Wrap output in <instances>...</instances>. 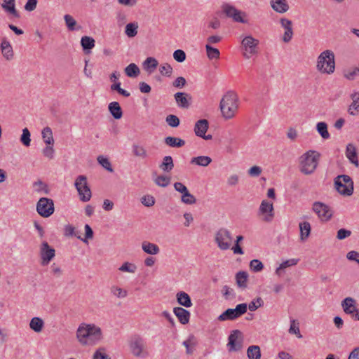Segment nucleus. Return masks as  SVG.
I'll list each match as a JSON object with an SVG mask.
<instances>
[{
	"mask_svg": "<svg viewBox=\"0 0 359 359\" xmlns=\"http://www.w3.org/2000/svg\"><path fill=\"white\" fill-rule=\"evenodd\" d=\"M101 329L94 324H81L76 330V338L82 345H90L101 339Z\"/></svg>",
	"mask_w": 359,
	"mask_h": 359,
	"instance_id": "obj_1",
	"label": "nucleus"
},
{
	"mask_svg": "<svg viewBox=\"0 0 359 359\" xmlns=\"http://www.w3.org/2000/svg\"><path fill=\"white\" fill-rule=\"evenodd\" d=\"M238 96L233 91H228L223 95L219 103V109L225 119H231L235 116L238 108Z\"/></svg>",
	"mask_w": 359,
	"mask_h": 359,
	"instance_id": "obj_2",
	"label": "nucleus"
},
{
	"mask_svg": "<svg viewBox=\"0 0 359 359\" xmlns=\"http://www.w3.org/2000/svg\"><path fill=\"white\" fill-rule=\"evenodd\" d=\"M316 69L322 74H331L335 70V56L331 50L323 51L317 59Z\"/></svg>",
	"mask_w": 359,
	"mask_h": 359,
	"instance_id": "obj_3",
	"label": "nucleus"
},
{
	"mask_svg": "<svg viewBox=\"0 0 359 359\" xmlns=\"http://www.w3.org/2000/svg\"><path fill=\"white\" fill-rule=\"evenodd\" d=\"M319 157L320 154L312 150L304 154L299 158L300 171L306 175L312 174L318 166Z\"/></svg>",
	"mask_w": 359,
	"mask_h": 359,
	"instance_id": "obj_4",
	"label": "nucleus"
},
{
	"mask_svg": "<svg viewBox=\"0 0 359 359\" xmlns=\"http://www.w3.org/2000/svg\"><path fill=\"white\" fill-rule=\"evenodd\" d=\"M334 186L337 192L344 196H351L353 194V181L347 175L336 177L334 180Z\"/></svg>",
	"mask_w": 359,
	"mask_h": 359,
	"instance_id": "obj_5",
	"label": "nucleus"
},
{
	"mask_svg": "<svg viewBox=\"0 0 359 359\" xmlns=\"http://www.w3.org/2000/svg\"><path fill=\"white\" fill-rule=\"evenodd\" d=\"M74 186L79 193V198L83 202H88L92 197L90 187L85 175H79L75 180Z\"/></svg>",
	"mask_w": 359,
	"mask_h": 359,
	"instance_id": "obj_6",
	"label": "nucleus"
},
{
	"mask_svg": "<svg viewBox=\"0 0 359 359\" xmlns=\"http://www.w3.org/2000/svg\"><path fill=\"white\" fill-rule=\"evenodd\" d=\"M232 240L230 231L225 228H220L215 233V241L222 250H229L231 246Z\"/></svg>",
	"mask_w": 359,
	"mask_h": 359,
	"instance_id": "obj_7",
	"label": "nucleus"
},
{
	"mask_svg": "<svg viewBox=\"0 0 359 359\" xmlns=\"http://www.w3.org/2000/svg\"><path fill=\"white\" fill-rule=\"evenodd\" d=\"M243 336L238 330H232L228 337L226 346L229 353L239 352L243 348Z\"/></svg>",
	"mask_w": 359,
	"mask_h": 359,
	"instance_id": "obj_8",
	"label": "nucleus"
},
{
	"mask_svg": "<svg viewBox=\"0 0 359 359\" xmlns=\"http://www.w3.org/2000/svg\"><path fill=\"white\" fill-rule=\"evenodd\" d=\"M248 305L245 303L238 304L235 309H228L219 316L220 321L233 320L247 312Z\"/></svg>",
	"mask_w": 359,
	"mask_h": 359,
	"instance_id": "obj_9",
	"label": "nucleus"
},
{
	"mask_svg": "<svg viewBox=\"0 0 359 359\" xmlns=\"http://www.w3.org/2000/svg\"><path fill=\"white\" fill-rule=\"evenodd\" d=\"M242 47L244 49L243 53L246 59H250L253 55L257 54L259 40L251 35L245 36L241 41Z\"/></svg>",
	"mask_w": 359,
	"mask_h": 359,
	"instance_id": "obj_10",
	"label": "nucleus"
},
{
	"mask_svg": "<svg viewBox=\"0 0 359 359\" xmlns=\"http://www.w3.org/2000/svg\"><path fill=\"white\" fill-rule=\"evenodd\" d=\"M55 210L54 203L51 198H41L36 203V211L43 217H48Z\"/></svg>",
	"mask_w": 359,
	"mask_h": 359,
	"instance_id": "obj_11",
	"label": "nucleus"
},
{
	"mask_svg": "<svg viewBox=\"0 0 359 359\" xmlns=\"http://www.w3.org/2000/svg\"><path fill=\"white\" fill-rule=\"evenodd\" d=\"M222 8L225 15L229 18H231L234 22L241 23L247 22V20L244 18V17L246 16L245 12L237 9L236 7L229 4H223Z\"/></svg>",
	"mask_w": 359,
	"mask_h": 359,
	"instance_id": "obj_12",
	"label": "nucleus"
},
{
	"mask_svg": "<svg viewBox=\"0 0 359 359\" xmlns=\"http://www.w3.org/2000/svg\"><path fill=\"white\" fill-rule=\"evenodd\" d=\"M312 210L322 222H327L332 217V211L324 203L316 201L313 203Z\"/></svg>",
	"mask_w": 359,
	"mask_h": 359,
	"instance_id": "obj_13",
	"label": "nucleus"
},
{
	"mask_svg": "<svg viewBox=\"0 0 359 359\" xmlns=\"http://www.w3.org/2000/svg\"><path fill=\"white\" fill-rule=\"evenodd\" d=\"M175 191L182 194L181 201L187 205H193L196 203V198L190 194L187 187L182 182H175L174 184Z\"/></svg>",
	"mask_w": 359,
	"mask_h": 359,
	"instance_id": "obj_14",
	"label": "nucleus"
},
{
	"mask_svg": "<svg viewBox=\"0 0 359 359\" xmlns=\"http://www.w3.org/2000/svg\"><path fill=\"white\" fill-rule=\"evenodd\" d=\"M55 255V250L50 247L46 241L42 243L40 248L41 264L43 266L48 265Z\"/></svg>",
	"mask_w": 359,
	"mask_h": 359,
	"instance_id": "obj_15",
	"label": "nucleus"
},
{
	"mask_svg": "<svg viewBox=\"0 0 359 359\" xmlns=\"http://www.w3.org/2000/svg\"><path fill=\"white\" fill-rule=\"evenodd\" d=\"M129 346L132 353L136 357L141 356L145 348L144 341L139 335H135L130 339Z\"/></svg>",
	"mask_w": 359,
	"mask_h": 359,
	"instance_id": "obj_16",
	"label": "nucleus"
},
{
	"mask_svg": "<svg viewBox=\"0 0 359 359\" xmlns=\"http://www.w3.org/2000/svg\"><path fill=\"white\" fill-rule=\"evenodd\" d=\"M280 22L281 26L285 29L282 39L285 43H288L293 36L292 22L287 18H281Z\"/></svg>",
	"mask_w": 359,
	"mask_h": 359,
	"instance_id": "obj_17",
	"label": "nucleus"
},
{
	"mask_svg": "<svg viewBox=\"0 0 359 359\" xmlns=\"http://www.w3.org/2000/svg\"><path fill=\"white\" fill-rule=\"evenodd\" d=\"M175 100L177 106L182 109H188L190 106L191 97L184 92H177L174 95Z\"/></svg>",
	"mask_w": 359,
	"mask_h": 359,
	"instance_id": "obj_18",
	"label": "nucleus"
},
{
	"mask_svg": "<svg viewBox=\"0 0 359 359\" xmlns=\"http://www.w3.org/2000/svg\"><path fill=\"white\" fill-rule=\"evenodd\" d=\"M259 212L261 214L265 215V221H271L274 216L273 203L266 200L262 201L259 207Z\"/></svg>",
	"mask_w": 359,
	"mask_h": 359,
	"instance_id": "obj_19",
	"label": "nucleus"
},
{
	"mask_svg": "<svg viewBox=\"0 0 359 359\" xmlns=\"http://www.w3.org/2000/svg\"><path fill=\"white\" fill-rule=\"evenodd\" d=\"M0 47L4 57L6 60H11L14 57V53L10 42L6 39H3Z\"/></svg>",
	"mask_w": 359,
	"mask_h": 359,
	"instance_id": "obj_20",
	"label": "nucleus"
},
{
	"mask_svg": "<svg viewBox=\"0 0 359 359\" xmlns=\"http://www.w3.org/2000/svg\"><path fill=\"white\" fill-rule=\"evenodd\" d=\"M346 156L350 162L354 164L356 167L359 165L357 150L354 144L351 143L347 144L346 148Z\"/></svg>",
	"mask_w": 359,
	"mask_h": 359,
	"instance_id": "obj_21",
	"label": "nucleus"
},
{
	"mask_svg": "<svg viewBox=\"0 0 359 359\" xmlns=\"http://www.w3.org/2000/svg\"><path fill=\"white\" fill-rule=\"evenodd\" d=\"M270 4L271 8L278 13H285L290 8L286 0H271Z\"/></svg>",
	"mask_w": 359,
	"mask_h": 359,
	"instance_id": "obj_22",
	"label": "nucleus"
},
{
	"mask_svg": "<svg viewBox=\"0 0 359 359\" xmlns=\"http://www.w3.org/2000/svg\"><path fill=\"white\" fill-rule=\"evenodd\" d=\"M173 312L177 317L180 323L185 325L189 323L190 318V313L189 311L182 307H175L173 309Z\"/></svg>",
	"mask_w": 359,
	"mask_h": 359,
	"instance_id": "obj_23",
	"label": "nucleus"
},
{
	"mask_svg": "<svg viewBox=\"0 0 359 359\" xmlns=\"http://www.w3.org/2000/svg\"><path fill=\"white\" fill-rule=\"evenodd\" d=\"M209 127V123L206 119L198 120L194 126V132L196 136L205 135Z\"/></svg>",
	"mask_w": 359,
	"mask_h": 359,
	"instance_id": "obj_24",
	"label": "nucleus"
},
{
	"mask_svg": "<svg viewBox=\"0 0 359 359\" xmlns=\"http://www.w3.org/2000/svg\"><path fill=\"white\" fill-rule=\"evenodd\" d=\"M1 7L6 12L14 17H20L19 13L15 8V0H3Z\"/></svg>",
	"mask_w": 359,
	"mask_h": 359,
	"instance_id": "obj_25",
	"label": "nucleus"
},
{
	"mask_svg": "<svg viewBox=\"0 0 359 359\" xmlns=\"http://www.w3.org/2000/svg\"><path fill=\"white\" fill-rule=\"evenodd\" d=\"M108 109L114 119H121L123 116L122 109L118 102H112L109 104Z\"/></svg>",
	"mask_w": 359,
	"mask_h": 359,
	"instance_id": "obj_26",
	"label": "nucleus"
},
{
	"mask_svg": "<svg viewBox=\"0 0 359 359\" xmlns=\"http://www.w3.org/2000/svg\"><path fill=\"white\" fill-rule=\"evenodd\" d=\"M300 235L299 238L302 241H305L308 239L311 234V227L308 222H303L299 224Z\"/></svg>",
	"mask_w": 359,
	"mask_h": 359,
	"instance_id": "obj_27",
	"label": "nucleus"
},
{
	"mask_svg": "<svg viewBox=\"0 0 359 359\" xmlns=\"http://www.w3.org/2000/svg\"><path fill=\"white\" fill-rule=\"evenodd\" d=\"M177 301L179 304L184 307L189 308L192 306V302L189 295L185 292H179L177 293Z\"/></svg>",
	"mask_w": 359,
	"mask_h": 359,
	"instance_id": "obj_28",
	"label": "nucleus"
},
{
	"mask_svg": "<svg viewBox=\"0 0 359 359\" xmlns=\"http://www.w3.org/2000/svg\"><path fill=\"white\" fill-rule=\"evenodd\" d=\"M43 327L44 321L39 317H34L29 322L30 329L36 333L41 332Z\"/></svg>",
	"mask_w": 359,
	"mask_h": 359,
	"instance_id": "obj_29",
	"label": "nucleus"
},
{
	"mask_svg": "<svg viewBox=\"0 0 359 359\" xmlns=\"http://www.w3.org/2000/svg\"><path fill=\"white\" fill-rule=\"evenodd\" d=\"M354 303L355 300L352 297H346L342 301L341 306L346 313L351 314L356 311Z\"/></svg>",
	"mask_w": 359,
	"mask_h": 359,
	"instance_id": "obj_30",
	"label": "nucleus"
},
{
	"mask_svg": "<svg viewBox=\"0 0 359 359\" xmlns=\"http://www.w3.org/2000/svg\"><path fill=\"white\" fill-rule=\"evenodd\" d=\"M132 153L134 156L140 158H146L148 156L146 148L139 144H133L132 146Z\"/></svg>",
	"mask_w": 359,
	"mask_h": 359,
	"instance_id": "obj_31",
	"label": "nucleus"
},
{
	"mask_svg": "<svg viewBox=\"0 0 359 359\" xmlns=\"http://www.w3.org/2000/svg\"><path fill=\"white\" fill-rule=\"evenodd\" d=\"M165 144L170 147L180 148L185 144V141L180 137L168 136L164 139Z\"/></svg>",
	"mask_w": 359,
	"mask_h": 359,
	"instance_id": "obj_32",
	"label": "nucleus"
},
{
	"mask_svg": "<svg viewBox=\"0 0 359 359\" xmlns=\"http://www.w3.org/2000/svg\"><path fill=\"white\" fill-rule=\"evenodd\" d=\"M174 168V162L172 156H165L163 158V161L159 165V168L165 172H170Z\"/></svg>",
	"mask_w": 359,
	"mask_h": 359,
	"instance_id": "obj_33",
	"label": "nucleus"
},
{
	"mask_svg": "<svg viewBox=\"0 0 359 359\" xmlns=\"http://www.w3.org/2000/svg\"><path fill=\"white\" fill-rule=\"evenodd\" d=\"M142 248L144 252L151 255H157L160 251L157 245L147 241L142 243Z\"/></svg>",
	"mask_w": 359,
	"mask_h": 359,
	"instance_id": "obj_34",
	"label": "nucleus"
},
{
	"mask_svg": "<svg viewBox=\"0 0 359 359\" xmlns=\"http://www.w3.org/2000/svg\"><path fill=\"white\" fill-rule=\"evenodd\" d=\"M248 278V274L246 271H241L236 275V280L237 285L242 289L247 287V282Z\"/></svg>",
	"mask_w": 359,
	"mask_h": 359,
	"instance_id": "obj_35",
	"label": "nucleus"
},
{
	"mask_svg": "<svg viewBox=\"0 0 359 359\" xmlns=\"http://www.w3.org/2000/svg\"><path fill=\"white\" fill-rule=\"evenodd\" d=\"M212 162V158L207 156H199L191 159L190 163L202 167L208 166Z\"/></svg>",
	"mask_w": 359,
	"mask_h": 359,
	"instance_id": "obj_36",
	"label": "nucleus"
},
{
	"mask_svg": "<svg viewBox=\"0 0 359 359\" xmlns=\"http://www.w3.org/2000/svg\"><path fill=\"white\" fill-rule=\"evenodd\" d=\"M95 43V41L90 36H84L81 39V45L86 53H89V50L94 48Z\"/></svg>",
	"mask_w": 359,
	"mask_h": 359,
	"instance_id": "obj_37",
	"label": "nucleus"
},
{
	"mask_svg": "<svg viewBox=\"0 0 359 359\" xmlns=\"http://www.w3.org/2000/svg\"><path fill=\"white\" fill-rule=\"evenodd\" d=\"M248 359H261V350L259 346L252 345L247 349Z\"/></svg>",
	"mask_w": 359,
	"mask_h": 359,
	"instance_id": "obj_38",
	"label": "nucleus"
},
{
	"mask_svg": "<svg viewBox=\"0 0 359 359\" xmlns=\"http://www.w3.org/2000/svg\"><path fill=\"white\" fill-rule=\"evenodd\" d=\"M143 65L144 69L149 73H151L158 67V62L156 58L149 57L145 60Z\"/></svg>",
	"mask_w": 359,
	"mask_h": 359,
	"instance_id": "obj_39",
	"label": "nucleus"
},
{
	"mask_svg": "<svg viewBox=\"0 0 359 359\" xmlns=\"http://www.w3.org/2000/svg\"><path fill=\"white\" fill-rule=\"evenodd\" d=\"M42 137L44 142L48 145H53L54 143V139L53 136L52 130L49 127H46L42 130Z\"/></svg>",
	"mask_w": 359,
	"mask_h": 359,
	"instance_id": "obj_40",
	"label": "nucleus"
},
{
	"mask_svg": "<svg viewBox=\"0 0 359 359\" xmlns=\"http://www.w3.org/2000/svg\"><path fill=\"white\" fill-rule=\"evenodd\" d=\"M351 97L353 100L351 104L349 107L348 112L351 115H355V113L353 111V110L355 111H359V93H353L351 95Z\"/></svg>",
	"mask_w": 359,
	"mask_h": 359,
	"instance_id": "obj_41",
	"label": "nucleus"
},
{
	"mask_svg": "<svg viewBox=\"0 0 359 359\" xmlns=\"http://www.w3.org/2000/svg\"><path fill=\"white\" fill-rule=\"evenodd\" d=\"M205 50L209 60H217L219 58L220 52L217 48L212 47L210 44H206Z\"/></svg>",
	"mask_w": 359,
	"mask_h": 359,
	"instance_id": "obj_42",
	"label": "nucleus"
},
{
	"mask_svg": "<svg viewBox=\"0 0 359 359\" xmlns=\"http://www.w3.org/2000/svg\"><path fill=\"white\" fill-rule=\"evenodd\" d=\"M125 73L128 77L134 78L139 75L140 69L135 63H131L125 68Z\"/></svg>",
	"mask_w": 359,
	"mask_h": 359,
	"instance_id": "obj_43",
	"label": "nucleus"
},
{
	"mask_svg": "<svg viewBox=\"0 0 359 359\" xmlns=\"http://www.w3.org/2000/svg\"><path fill=\"white\" fill-rule=\"evenodd\" d=\"M64 20L69 30L74 31L75 29L79 30L81 29V26H78L77 27H75L77 22L72 15L68 14L65 15L64 16Z\"/></svg>",
	"mask_w": 359,
	"mask_h": 359,
	"instance_id": "obj_44",
	"label": "nucleus"
},
{
	"mask_svg": "<svg viewBox=\"0 0 359 359\" xmlns=\"http://www.w3.org/2000/svg\"><path fill=\"white\" fill-rule=\"evenodd\" d=\"M138 25L137 22L128 23L126 26L125 33L128 37H134L137 34Z\"/></svg>",
	"mask_w": 359,
	"mask_h": 359,
	"instance_id": "obj_45",
	"label": "nucleus"
},
{
	"mask_svg": "<svg viewBox=\"0 0 359 359\" xmlns=\"http://www.w3.org/2000/svg\"><path fill=\"white\" fill-rule=\"evenodd\" d=\"M316 129L318 133L321 135L323 139H328L330 137V133L327 130V125L325 122H319L317 123Z\"/></svg>",
	"mask_w": 359,
	"mask_h": 359,
	"instance_id": "obj_46",
	"label": "nucleus"
},
{
	"mask_svg": "<svg viewBox=\"0 0 359 359\" xmlns=\"http://www.w3.org/2000/svg\"><path fill=\"white\" fill-rule=\"evenodd\" d=\"M299 323L296 320H292L290 327L289 329V333L292 334H295L297 338L301 339L302 338V335L300 333L299 330Z\"/></svg>",
	"mask_w": 359,
	"mask_h": 359,
	"instance_id": "obj_47",
	"label": "nucleus"
},
{
	"mask_svg": "<svg viewBox=\"0 0 359 359\" xmlns=\"http://www.w3.org/2000/svg\"><path fill=\"white\" fill-rule=\"evenodd\" d=\"M98 163L107 171L112 172L114 171L111 164L107 158L103 156H99L97 158Z\"/></svg>",
	"mask_w": 359,
	"mask_h": 359,
	"instance_id": "obj_48",
	"label": "nucleus"
},
{
	"mask_svg": "<svg viewBox=\"0 0 359 359\" xmlns=\"http://www.w3.org/2000/svg\"><path fill=\"white\" fill-rule=\"evenodd\" d=\"M154 182L161 187H166L170 182V178L165 175H159L155 180Z\"/></svg>",
	"mask_w": 359,
	"mask_h": 359,
	"instance_id": "obj_49",
	"label": "nucleus"
},
{
	"mask_svg": "<svg viewBox=\"0 0 359 359\" xmlns=\"http://www.w3.org/2000/svg\"><path fill=\"white\" fill-rule=\"evenodd\" d=\"M110 292L118 298H124L127 296V291L118 286L111 287Z\"/></svg>",
	"mask_w": 359,
	"mask_h": 359,
	"instance_id": "obj_50",
	"label": "nucleus"
},
{
	"mask_svg": "<svg viewBox=\"0 0 359 359\" xmlns=\"http://www.w3.org/2000/svg\"><path fill=\"white\" fill-rule=\"evenodd\" d=\"M165 121L168 123V125L172 128H176L179 126L180 123V118L177 116L173 114H170L167 116Z\"/></svg>",
	"mask_w": 359,
	"mask_h": 359,
	"instance_id": "obj_51",
	"label": "nucleus"
},
{
	"mask_svg": "<svg viewBox=\"0 0 359 359\" xmlns=\"http://www.w3.org/2000/svg\"><path fill=\"white\" fill-rule=\"evenodd\" d=\"M250 268L254 272H259L264 269V265L259 259H252L250 262Z\"/></svg>",
	"mask_w": 359,
	"mask_h": 359,
	"instance_id": "obj_52",
	"label": "nucleus"
},
{
	"mask_svg": "<svg viewBox=\"0 0 359 359\" xmlns=\"http://www.w3.org/2000/svg\"><path fill=\"white\" fill-rule=\"evenodd\" d=\"M264 301L261 297H257L253 299L248 305V309L250 311H255L258 308L262 306Z\"/></svg>",
	"mask_w": 359,
	"mask_h": 359,
	"instance_id": "obj_53",
	"label": "nucleus"
},
{
	"mask_svg": "<svg viewBox=\"0 0 359 359\" xmlns=\"http://www.w3.org/2000/svg\"><path fill=\"white\" fill-rule=\"evenodd\" d=\"M85 238H82L81 236H77L78 239H80L83 242L88 243L87 239H92L93 237V231L88 224H86L85 226Z\"/></svg>",
	"mask_w": 359,
	"mask_h": 359,
	"instance_id": "obj_54",
	"label": "nucleus"
},
{
	"mask_svg": "<svg viewBox=\"0 0 359 359\" xmlns=\"http://www.w3.org/2000/svg\"><path fill=\"white\" fill-rule=\"evenodd\" d=\"M30 133L27 128L22 130V134L20 137V141L26 147H29L30 145Z\"/></svg>",
	"mask_w": 359,
	"mask_h": 359,
	"instance_id": "obj_55",
	"label": "nucleus"
},
{
	"mask_svg": "<svg viewBox=\"0 0 359 359\" xmlns=\"http://www.w3.org/2000/svg\"><path fill=\"white\" fill-rule=\"evenodd\" d=\"M159 72L163 76L170 77L172 73V67L168 63H164L160 66Z\"/></svg>",
	"mask_w": 359,
	"mask_h": 359,
	"instance_id": "obj_56",
	"label": "nucleus"
},
{
	"mask_svg": "<svg viewBox=\"0 0 359 359\" xmlns=\"http://www.w3.org/2000/svg\"><path fill=\"white\" fill-rule=\"evenodd\" d=\"M141 202L146 207H151L155 204V198L151 195H145L142 197Z\"/></svg>",
	"mask_w": 359,
	"mask_h": 359,
	"instance_id": "obj_57",
	"label": "nucleus"
},
{
	"mask_svg": "<svg viewBox=\"0 0 359 359\" xmlns=\"http://www.w3.org/2000/svg\"><path fill=\"white\" fill-rule=\"evenodd\" d=\"M174 59L178 62H182L186 60V53L182 50H176L173 53Z\"/></svg>",
	"mask_w": 359,
	"mask_h": 359,
	"instance_id": "obj_58",
	"label": "nucleus"
},
{
	"mask_svg": "<svg viewBox=\"0 0 359 359\" xmlns=\"http://www.w3.org/2000/svg\"><path fill=\"white\" fill-rule=\"evenodd\" d=\"M119 270L124 272L134 273L136 270L135 265L125 262L120 268Z\"/></svg>",
	"mask_w": 359,
	"mask_h": 359,
	"instance_id": "obj_59",
	"label": "nucleus"
},
{
	"mask_svg": "<svg viewBox=\"0 0 359 359\" xmlns=\"http://www.w3.org/2000/svg\"><path fill=\"white\" fill-rule=\"evenodd\" d=\"M187 84V81L183 76L177 77L173 82L172 86L177 88H182Z\"/></svg>",
	"mask_w": 359,
	"mask_h": 359,
	"instance_id": "obj_60",
	"label": "nucleus"
},
{
	"mask_svg": "<svg viewBox=\"0 0 359 359\" xmlns=\"http://www.w3.org/2000/svg\"><path fill=\"white\" fill-rule=\"evenodd\" d=\"M65 236L67 237H72V236H79L75 232V228L70 225L67 224L65 226Z\"/></svg>",
	"mask_w": 359,
	"mask_h": 359,
	"instance_id": "obj_61",
	"label": "nucleus"
},
{
	"mask_svg": "<svg viewBox=\"0 0 359 359\" xmlns=\"http://www.w3.org/2000/svg\"><path fill=\"white\" fill-rule=\"evenodd\" d=\"M94 359H111L110 357L104 351V349L100 348L93 354Z\"/></svg>",
	"mask_w": 359,
	"mask_h": 359,
	"instance_id": "obj_62",
	"label": "nucleus"
},
{
	"mask_svg": "<svg viewBox=\"0 0 359 359\" xmlns=\"http://www.w3.org/2000/svg\"><path fill=\"white\" fill-rule=\"evenodd\" d=\"M351 234V231L349 230H347L346 229H340L337 231V238L339 240H343L346 238L350 236Z\"/></svg>",
	"mask_w": 359,
	"mask_h": 359,
	"instance_id": "obj_63",
	"label": "nucleus"
},
{
	"mask_svg": "<svg viewBox=\"0 0 359 359\" xmlns=\"http://www.w3.org/2000/svg\"><path fill=\"white\" fill-rule=\"evenodd\" d=\"M356 76H359V67H355L345 74V77L348 80H353Z\"/></svg>",
	"mask_w": 359,
	"mask_h": 359,
	"instance_id": "obj_64",
	"label": "nucleus"
}]
</instances>
